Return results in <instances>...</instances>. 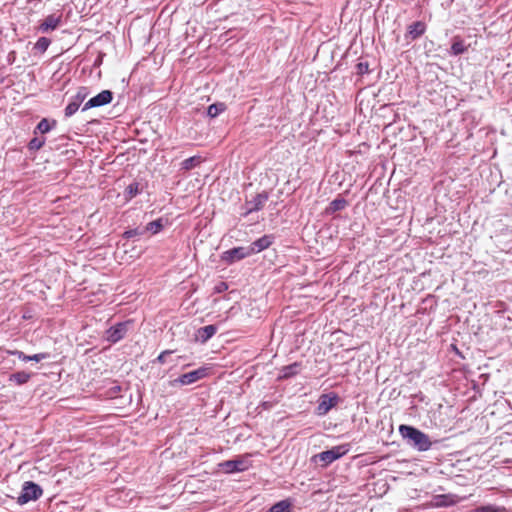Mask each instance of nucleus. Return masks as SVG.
<instances>
[{
	"label": "nucleus",
	"mask_w": 512,
	"mask_h": 512,
	"mask_svg": "<svg viewBox=\"0 0 512 512\" xmlns=\"http://www.w3.org/2000/svg\"><path fill=\"white\" fill-rule=\"evenodd\" d=\"M399 433L410 447L419 452L428 451L432 447L429 436L416 427L402 424Z\"/></svg>",
	"instance_id": "1"
},
{
	"label": "nucleus",
	"mask_w": 512,
	"mask_h": 512,
	"mask_svg": "<svg viewBox=\"0 0 512 512\" xmlns=\"http://www.w3.org/2000/svg\"><path fill=\"white\" fill-rule=\"evenodd\" d=\"M43 494L41 486L33 481L24 482L17 502L21 505L39 499Z\"/></svg>",
	"instance_id": "2"
},
{
	"label": "nucleus",
	"mask_w": 512,
	"mask_h": 512,
	"mask_svg": "<svg viewBox=\"0 0 512 512\" xmlns=\"http://www.w3.org/2000/svg\"><path fill=\"white\" fill-rule=\"evenodd\" d=\"M208 375V368L200 367L196 370L190 371L180 375L178 378L172 381L173 386H187L194 384Z\"/></svg>",
	"instance_id": "3"
},
{
	"label": "nucleus",
	"mask_w": 512,
	"mask_h": 512,
	"mask_svg": "<svg viewBox=\"0 0 512 512\" xmlns=\"http://www.w3.org/2000/svg\"><path fill=\"white\" fill-rule=\"evenodd\" d=\"M348 452H349V445L343 444V445H339V446H334L329 450L323 451V452L319 453L318 455H316V457L321 462L324 463V466H327V465L333 463L334 461L338 460L339 458H341Z\"/></svg>",
	"instance_id": "4"
},
{
	"label": "nucleus",
	"mask_w": 512,
	"mask_h": 512,
	"mask_svg": "<svg viewBox=\"0 0 512 512\" xmlns=\"http://www.w3.org/2000/svg\"><path fill=\"white\" fill-rule=\"evenodd\" d=\"M131 324H132V321L127 320V321H123V322H118L114 326H111L105 332L106 340L113 344L119 342L126 336L129 326Z\"/></svg>",
	"instance_id": "5"
},
{
	"label": "nucleus",
	"mask_w": 512,
	"mask_h": 512,
	"mask_svg": "<svg viewBox=\"0 0 512 512\" xmlns=\"http://www.w3.org/2000/svg\"><path fill=\"white\" fill-rule=\"evenodd\" d=\"M251 252L249 246L247 247H234L229 250L224 251L221 254V260L225 262L227 265H231L237 261H240L244 258L251 256Z\"/></svg>",
	"instance_id": "6"
},
{
	"label": "nucleus",
	"mask_w": 512,
	"mask_h": 512,
	"mask_svg": "<svg viewBox=\"0 0 512 512\" xmlns=\"http://www.w3.org/2000/svg\"><path fill=\"white\" fill-rule=\"evenodd\" d=\"M339 402V396L334 393L322 394L319 397L318 405L316 407V414L318 416L326 415L333 407Z\"/></svg>",
	"instance_id": "7"
},
{
	"label": "nucleus",
	"mask_w": 512,
	"mask_h": 512,
	"mask_svg": "<svg viewBox=\"0 0 512 512\" xmlns=\"http://www.w3.org/2000/svg\"><path fill=\"white\" fill-rule=\"evenodd\" d=\"M113 100V92L110 90H103L96 96L90 98L82 107V111H87L91 108L101 107L108 105Z\"/></svg>",
	"instance_id": "8"
},
{
	"label": "nucleus",
	"mask_w": 512,
	"mask_h": 512,
	"mask_svg": "<svg viewBox=\"0 0 512 512\" xmlns=\"http://www.w3.org/2000/svg\"><path fill=\"white\" fill-rule=\"evenodd\" d=\"M218 466L226 474L242 472L248 468V466L246 465V462L240 458L223 461V462L219 463Z\"/></svg>",
	"instance_id": "9"
},
{
	"label": "nucleus",
	"mask_w": 512,
	"mask_h": 512,
	"mask_svg": "<svg viewBox=\"0 0 512 512\" xmlns=\"http://www.w3.org/2000/svg\"><path fill=\"white\" fill-rule=\"evenodd\" d=\"M268 198H269L268 192L263 191L261 193H258L251 200L246 201L247 210L245 212V215H248V214H251L253 212H257V211H260L261 209H263Z\"/></svg>",
	"instance_id": "10"
},
{
	"label": "nucleus",
	"mask_w": 512,
	"mask_h": 512,
	"mask_svg": "<svg viewBox=\"0 0 512 512\" xmlns=\"http://www.w3.org/2000/svg\"><path fill=\"white\" fill-rule=\"evenodd\" d=\"M275 239L276 237L273 234H266L253 241L249 246L251 254L260 253L268 249L274 243Z\"/></svg>",
	"instance_id": "11"
},
{
	"label": "nucleus",
	"mask_w": 512,
	"mask_h": 512,
	"mask_svg": "<svg viewBox=\"0 0 512 512\" xmlns=\"http://www.w3.org/2000/svg\"><path fill=\"white\" fill-rule=\"evenodd\" d=\"M62 22L61 14H50L48 15L39 25L38 30L41 33H49L58 28Z\"/></svg>",
	"instance_id": "12"
},
{
	"label": "nucleus",
	"mask_w": 512,
	"mask_h": 512,
	"mask_svg": "<svg viewBox=\"0 0 512 512\" xmlns=\"http://www.w3.org/2000/svg\"><path fill=\"white\" fill-rule=\"evenodd\" d=\"M458 496L454 494H439L433 497L432 503L435 507H450L457 504Z\"/></svg>",
	"instance_id": "13"
},
{
	"label": "nucleus",
	"mask_w": 512,
	"mask_h": 512,
	"mask_svg": "<svg viewBox=\"0 0 512 512\" xmlns=\"http://www.w3.org/2000/svg\"><path fill=\"white\" fill-rule=\"evenodd\" d=\"M6 353L9 355L16 356L18 359L28 362V361H34V362H40L44 359L49 358L48 353H37L34 355H26L24 352L19 350H6Z\"/></svg>",
	"instance_id": "14"
},
{
	"label": "nucleus",
	"mask_w": 512,
	"mask_h": 512,
	"mask_svg": "<svg viewBox=\"0 0 512 512\" xmlns=\"http://www.w3.org/2000/svg\"><path fill=\"white\" fill-rule=\"evenodd\" d=\"M57 126L55 119L42 118L33 130L34 135L41 134L42 136L49 133Z\"/></svg>",
	"instance_id": "15"
},
{
	"label": "nucleus",
	"mask_w": 512,
	"mask_h": 512,
	"mask_svg": "<svg viewBox=\"0 0 512 512\" xmlns=\"http://www.w3.org/2000/svg\"><path fill=\"white\" fill-rule=\"evenodd\" d=\"M426 31V24L422 21L413 22L408 26L407 33L405 34V38H409L411 40L418 39L421 37Z\"/></svg>",
	"instance_id": "16"
},
{
	"label": "nucleus",
	"mask_w": 512,
	"mask_h": 512,
	"mask_svg": "<svg viewBox=\"0 0 512 512\" xmlns=\"http://www.w3.org/2000/svg\"><path fill=\"white\" fill-rule=\"evenodd\" d=\"M218 328L216 325H207L197 330L196 339L201 343H206L210 340L217 332Z\"/></svg>",
	"instance_id": "17"
},
{
	"label": "nucleus",
	"mask_w": 512,
	"mask_h": 512,
	"mask_svg": "<svg viewBox=\"0 0 512 512\" xmlns=\"http://www.w3.org/2000/svg\"><path fill=\"white\" fill-rule=\"evenodd\" d=\"M300 368H301V363H299V362H294L292 364L283 366L280 370V375L278 378L280 380L292 378L299 373Z\"/></svg>",
	"instance_id": "18"
},
{
	"label": "nucleus",
	"mask_w": 512,
	"mask_h": 512,
	"mask_svg": "<svg viewBox=\"0 0 512 512\" xmlns=\"http://www.w3.org/2000/svg\"><path fill=\"white\" fill-rule=\"evenodd\" d=\"M467 49H468V46L465 45V42L461 37H459V36L453 37L450 52H449L450 55H453V56L461 55V54L465 53L467 51Z\"/></svg>",
	"instance_id": "19"
},
{
	"label": "nucleus",
	"mask_w": 512,
	"mask_h": 512,
	"mask_svg": "<svg viewBox=\"0 0 512 512\" xmlns=\"http://www.w3.org/2000/svg\"><path fill=\"white\" fill-rule=\"evenodd\" d=\"M32 374L26 371H18L9 376V382L18 386L26 384L31 379Z\"/></svg>",
	"instance_id": "20"
},
{
	"label": "nucleus",
	"mask_w": 512,
	"mask_h": 512,
	"mask_svg": "<svg viewBox=\"0 0 512 512\" xmlns=\"http://www.w3.org/2000/svg\"><path fill=\"white\" fill-rule=\"evenodd\" d=\"M348 202L343 197H337L333 201L330 202L328 208L326 209L327 214H333L337 211H341L346 208Z\"/></svg>",
	"instance_id": "21"
},
{
	"label": "nucleus",
	"mask_w": 512,
	"mask_h": 512,
	"mask_svg": "<svg viewBox=\"0 0 512 512\" xmlns=\"http://www.w3.org/2000/svg\"><path fill=\"white\" fill-rule=\"evenodd\" d=\"M469 512H506V508L504 506H499L496 504H485L476 506Z\"/></svg>",
	"instance_id": "22"
},
{
	"label": "nucleus",
	"mask_w": 512,
	"mask_h": 512,
	"mask_svg": "<svg viewBox=\"0 0 512 512\" xmlns=\"http://www.w3.org/2000/svg\"><path fill=\"white\" fill-rule=\"evenodd\" d=\"M164 228V220L162 218L156 219L154 221L149 222L145 228L144 232H150L155 235L159 233Z\"/></svg>",
	"instance_id": "23"
},
{
	"label": "nucleus",
	"mask_w": 512,
	"mask_h": 512,
	"mask_svg": "<svg viewBox=\"0 0 512 512\" xmlns=\"http://www.w3.org/2000/svg\"><path fill=\"white\" fill-rule=\"evenodd\" d=\"M292 503L289 499L275 503L268 512H292Z\"/></svg>",
	"instance_id": "24"
},
{
	"label": "nucleus",
	"mask_w": 512,
	"mask_h": 512,
	"mask_svg": "<svg viewBox=\"0 0 512 512\" xmlns=\"http://www.w3.org/2000/svg\"><path fill=\"white\" fill-rule=\"evenodd\" d=\"M46 143V138L44 136L34 135V137L28 142L27 148L29 151H38L40 150Z\"/></svg>",
	"instance_id": "25"
},
{
	"label": "nucleus",
	"mask_w": 512,
	"mask_h": 512,
	"mask_svg": "<svg viewBox=\"0 0 512 512\" xmlns=\"http://www.w3.org/2000/svg\"><path fill=\"white\" fill-rule=\"evenodd\" d=\"M200 163H201L200 156H192V157H189V158L185 159L184 161H182L181 169L188 171V170L195 168Z\"/></svg>",
	"instance_id": "26"
},
{
	"label": "nucleus",
	"mask_w": 512,
	"mask_h": 512,
	"mask_svg": "<svg viewBox=\"0 0 512 512\" xmlns=\"http://www.w3.org/2000/svg\"><path fill=\"white\" fill-rule=\"evenodd\" d=\"M225 104L224 103H214L211 104L207 109V115L210 118L217 117L220 113H222L225 110Z\"/></svg>",
	"instance_id": "27"
},
{
	"label": "nucleus",
	"mask_w": 512,
	"mask_h": 512,
	"mask_svg": "<svg viewBox=\"0 0 512 512\" xmlns=\"http://www.w3.org/2000/svg\"><path fill=\"white\" fill-rule=\"evenodd\" d=\"M141 192L138 182H133L125 189V197L130 200Z\"/></svg>",
	"instance_id": "28"
},
{
	"label": "nucleus",
	"mask_w": 512,
	"mask_h": 512,
	"mask_svg": "<svg viewBox=\"0 0 512 512\" xmlns=\"http://www.w3.org/2000/svg\"><path fill=\"white\" fill-rule=\"evenodd\" d=\"M89 95V89L87 87H79L76 94L74 96H72L71 98L77 102L78 104H82L83 101L87 98V96Z\"/></svg>",
	"instance_id": "29"
},
{
	"label": "nucleus",
	"mask_w": 512,
	"mask_h": 512,
	"mask_svg": "<svg viewBox=\"0 0 512 512\" xmlns=\"http://www.w3.org/2000/svg\"><path fill=\"white\" fill-rule=\"evenodd\" d=\"M80 106H81L80 104H78L71 98L70 102L64 109V117L70 118L71 116H73L78 111Z\"/></svg>",
	"instance_id": "30"
},
{
	"label": "nucleus",
	"mask_w": 512,
	"mask_h": 512,
	"mask_svg": "<svg viewBox=\"0 0 512 512\" xmlns=\"http://www.w3.org/2000/svg\"><path fill=\"white\" fill-rule=\"evenodd\" d=\"M51 44V41L47 37H40L37 42L34 45V49L39 51L40 53L46 52L49 45Z\"/></svg>",
	"instance_id": "31"
},
{
	"label": "nucleus",
	"mask_w": 512,
	"mask_h": 512,
	"mask_svg": "<svg viewBox=\"0 0 512 512\" xmlns=\"http://www.w3.org/2000/svg\"><path fill=\"white\" fill-rule=\"evenodd\" d=\"M144 233H145L144 229H140V228L129 229L123 233V238L130 239V238L142 236Z\"/></svg>",
	"instance_id": "32"
},
{
	"label": "nucleus",
	"mask_w": 512,
	"mask_h": 512,
	"mask_svg": "<svg viewBox=\"0 0 512 512\" xmlns=\"http://www.w3.org/2000/svg\"><path fill=\"white\" fill-rule=\"evenodd\" d=\"M370 72V69H369V63L368 62H359L357 65H356V73L358 75H365V74H368Z\"/></svg>",
	"instance_id": "33"
},
{
	"label": "nucleus",
	"mask_w": 512,
	"mask_h": 512,
	"mask_svg": "<svg viewBox=\"0 0 512 512\" xmlns=\"http://www.w3.org/2000/svg\"><path fill=\"white\" fill-rule=\"evenodd\" d=\"M227 289H228V284L224 281H221L214 286V293L220 294V293L225 292Z\"/></svg>",
	"instance_id": "34"
},
{
	"label": "nucleus",
	"mask_w": 512,
	"mask_h": 512,
	"mask_svg": "<svg viewBox=\"0 0 512 512\" xmlns=\"http://www.w3.org/2000/svg\"><path fill=\"white\" fill-rule=\"evenodd\" d=\"M171 353H172V351H171V350H165V351H162V352L158 355V357H157L156 361H157V362H159L160 364H164V363L166 362V356H167V355H170Z\"/></svg>",
	"instance_id": "35"
},
{
	"label": "nucleus",
	"mask_w": 512,
	"mask_h": 512,
	"mask_svg": "<svg viewBox=\"0 0 512 512\" xmlns=\"http://www.w3.org/2000/svg\"><path fill=\"white\" fill-rule=\"evenodd\" d=\"M121 392V386L119 385H113L110 389H109V395L111 397H115L118 393Z\"/></svg>",
	"instance_id": "36"
}]
</instances>
